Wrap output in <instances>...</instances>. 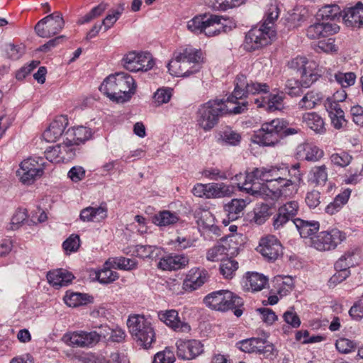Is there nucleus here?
Here are the masks:
<instances>
[{
  "label": "nucleus",
  "mask_w": 363,
  "mask_h": 363,
  "mask_svg": "<svg viewBox=\"0 0 363 363\" xmlns=\"http://www.w3.org/2000/svg\"><path fill=\"white\" fill-rule=\"evenodd\" d=\"M179 220L177 213L169 211H163L155 215L152 218V222L160 226H167L173 225Z\"/></svg>",
  "instance_id": "a19ab883"
},
{
  "label": "nucleus",
  "mask_w": 363,
  "mask_h": 363,
  "mask_svg": "<svg viewBox=\"0 0 363 363\" xmlns=\"http://www.w3.org/2000/svg\"><path fill=\"white\" fill-rule=\"evenodd\" d=\"M127 325L133 339L143 348H150L155 341V330L150 322L143 315L130 316L127 321Z\"/></svg>",
  "instance_id": "39448f33"
},
{
  "label": "nucleus",
  "mask_w": 363,
  "mask_h": 363,
  "mask_svg": "<svg viewBox=\"0 0 363 363\" xmlns=\"http://www.w3.org/2000/svg\"><path fill=\"white\" fill-rule=\"evenodd\" d=\"M343 20L347 27L359 28L363 26V4L359 2L354 7L345 11Z\"/></svg>",
  "instance_id": "5701e85b"
},
{
  "label": "nucleus",
  "mask_w": 363,
  "mask_h": 363,
  "mask_svg": "<svg viewBox=\"0 0 363 363\" xmlns=\"http://www.w3.org/2000/svg\"><path fill=\"white\" fill-rule=\"evenodd\" d=\"M272 208L267 204H262L255 210L252 220L257 225L263 224L272 215Z\"/></svg>",
  "instance_id": "5fc2aeb1"
},
{
  "label": "nucleus",
  "mask_w": 363,
  "mask_h": 363,
  "mask_svg": "<svg viewBox=\"0 0 363 363\" xmlns=\"http://www.w3.org/2000/svg\"><path fill=\"white\" fill-rule=\"evenodd\" d=\"M104 333H96L95 331H75L64 335V341L69 345L77 347H90L101 340Z\"/></svg>",
  "instance_id": "ddd939ff"
},
{
  "label": "nucleus",
  "mask_w": 363,
  "mask_h": 363,
  "mask_svg": "<svg viewBox=\"0 0 363 363\" xmlns=\"http://www.w3.org/2000/svg\"><path fill=\"white\" fill-rule=\"evenodd\" d=\"M284 127L285 121L279 118L265 122L255 133L254 141L264 146L274 145L281 138Z\"/></svg>",
  "instance_id": "423d86ee"
},
{
  "label": "nucleus",
  "mask_w": 363,
  "mask_h": 363,
  "mask_svg": "<svg viewBox=\"0 0 363 363\" xmlns=\"http://www.w3.org/2000/svg\"><path fill=\"white\" fill-rule=\"evenodd\" d=\"M64 26L62 14L57 11L39 21L35 26V31L39 37L49 38L59 33Z\"/></svg>",
  "instance_id": "1a4fd4ad"
},
{
  "label": "nucleus",
  "mask_w": 363,
  "mask_h": 363,
  "mask_svg": "<svg viewBox=\"0 0 363 363\" xmlns=\"http://www.w3.org/2000/svg\"><path fill=\"white\" fill-rule=\"evenodd\" d=\"M228 20L220 16L206 14L204 34L206 36H215L231 30L228 26Z\"/></svg>",
  "instance_id": "6ab92c4d"
},
{
  "label": "nucleus",
  "mask_w": 363,
  "mask_h": 363,
  "mask_svg": "<svg viewBox=\"0 0 363 363\" xmlns=\"http://www.w3.org/2000/svg\"><path fill=\"white\" fill-rule=\"evenodd\" d=\"M336 82L341 85L342 88L349 87L355 82L356 75L354 72H337L335 74Z\"/></svg>",
  "instance_id": "4d7b16f0"
},
{
  "label": "nucleus",
  "mask_w": 363,
  "mask_h": 363,
  "mask_svg": "<svg viewBox=\"0 0 363 363\" xmlns=\"http://www.w3.org/2000/svg\"><path fill=\"white\" fill-rule=\"evenodd\" d=\"M359 257V251L357 249L347 251L335 262V269L349 270L350 267L357 264Z\"/></svg>",
  "instance_id": "c85d7f7f"
},
{
  "label": "nucleus",
  "mask_w": 363,
  "mask_h": 363,
  "mask_svg": "<svg viewBox=\"0 0 363 363\" xmlns=\"http://www.w3.org/2000/svg\"><path fill=\"white\" fill-rule=\"evenodd\" d=\"M48 282L56 288L67 286L72 279L74 276L72 273L67 272L62 269H58L52 272H49L47 274Z\"/></svg>",
  "instance_id": "a878e982"
},
{
  "label": "nucleus",
  "mask_w": 363,
  "mask_h": 363,
  "mask_svg": "<svg viewBox=\"0 0 363 363\" xmlns=\"http://www.w3.org/2000/svg\"><path fill=\"white\" fill-rule=\"evenodd\" d=\"M323 95L320 92L311 91L307 92L298 102V107L301 109L308 110L315 108L321 101Z\"/></svg>",
  "instance_id": "4c0bfd02"
},
{
  "label": "nucleus",
  "mask_w": 363,
  "mask_h": 363,
  "mask_svg": "<svg viewBox=\"0 0 363 363\" xmlns=\"http://www.w3.org/2000/svg\"><path fill=\"white\" fill-rule=\"evenodd\" d=\"M298 149L300 152L303 151L305 160L309 162H317L324 155L323 150L310 143L302 144Z\"/></svg>",
  "instance_id": "f704fd0d"
},
{
  "label": "nucleus",
  "mask_w": 363,
  "mask_h": 363,
  "mask_svg": "<svg viewBox=\"0 0 363 363\" xmlns=\"http://www.w3.org/2000/svg\"><path fill=\"white\" fill-rule=\"evenodd\" d=\"M335 347L340 352L347 354L354 350L356 344L347 338H340L337 340Z\"/></svg>",
  "instance_id": "e2e57ef3"
},
{
  "label": "nucleus",
  "mask_w": 363,
  "mask_h": 363,
  "mask_svg": "<svg viewBox=\"0 0 363 363\" xmlns=\"http://www.w3.org/2000/svg\"><path fill=\"white\" fill-rule=\"evenodd\" d=\"M288 65L299 72L302 79L301 84L304 87H309L319 77L315 69V62H308L305 57L298 56L289 61Z\"/></svg>",
  "instance_id": "f8f14e48"
},
{
  "label": "nucleus",
  "mask_w": 363,
  "mask_h": 363,
  "mask_svg": "<svg viewBox=\"0 0 363 363\" xmlns=\"http://www.w3.org/2000/svg\"><path fill=\"white\" fill-rule=\"evenodd\" d=\"M80 246V239L79 235H71L62 244V247L66 252H76Z\"/></svg>",
  "instance_id": "69168bd1"
},
{
  "label": "nucleus",
  "mask_w": 363,
  "mask_h": 363,
  "mask_svg": "<svg viewBox=\"0 0 363 363\" xmlns=\"http://www.w3.org/2000/svg\"><path fill=\"white\" fill-rule=\"evenodd\" d=\"M111 266L104 264V268L97 272L96 277L101 284H110L118 279V274L111 270Z\"/></svg>",
  "instance_id": "09e8293b"
},
{
  "label": "nucleus",
  "mask_w": 363,
  "mask_h": 363,
  "mask_svg": "<svg viewBox=\"0 0 363 363\" xmlns=\"http://www.w3.org/2000/svg\"><path fill=\"white\" fill-rule=\"evenodd\" d=\"M279 9L277 5H270L265 15V19L262 26L273 28L274 21L278 18Z\"/></svg>",
  "instance_id": "052dcab7"
},
{
  "label": "nucleus",
  "mask_w": 363,
  "mask_h": 363,
  "mask_svg": "<svg viewBox=\"0 0 363 363\" xmlns=\"http://www.w3.org/2000/svg\"><path fill=\"white\" fill-rule=\"evenodd\" d=\"M209 279L208 272L204 269H191L183 282V288L186 291H192L201 286Z\"/></svg>",
  "instance_id": "412c9836"
},
{
  "label": "nucleus",
  "mask_w": 363,
  "mask_h": 363,
  "mask_svg": "<svg viewBox=\"0 0 363 363\" xmlns=\"http://www.w3.org/2000/svg\"><path fill=\"white\" fill-rule=\"evenodd\" d=\"M206 13L194 17L187 22V28L194 33H204Z\"/></svg>",
  "instance_id": "3c124183"
},
{
  "label": "nucleus",
  "mask_w": 363,
  "mask_h": 363,
  "mask_svg": "<svg viewBox=\"0 0 363 363\" xmlns=\"http://www.w3.org/2000/svg\"><path fill=\"white\" fill-rule=\"evenodd\" d=\"M262 343V338L252 337L240 341L237 343V345L242 352L252 353L257 352V350L261 347Z\"/></svg>",
  "instance_id": "c03bdc74"
},
{
  "label": "nucleus",
  "mask_w": 363,
  "mask_h": 363,
  "mask_svg": "<svg viewBox=\"0 0 363 363\" xmlns=\"http://www.w3.org/2000/svg\"><path fill=\"white\" fill-rule=\"evenodd\" d=\"M221 138L226 144L237 145L240 141L241 136L239 133L229 129L223 132Z\"/></svg>",
  "instance_id": "338daca9"
},
{
  "label": "nucleus",
  "mask_w": 363,
  "mask_h": 363,
  "mask_svg": "<svg viewBox=\"0 0 363 363\" xmlns=\"http://www.w3.org/2000/svg\"><path fill=\"white\" fill-rule=\"evenodd\" d=\"M91 130L84 126L74 127L65 133L66 138L72 139V143L76 146L84 143L91 138Z\"/></svg>",
  "instance_id": "bb28decb"
},
{
  "label": "nucleus",
  "mask_w": 363,
  "mask_h": 363,
  "mask_svg": "<svg viewBox=\"0 0 363 363\" xmlns=\"http://www.w3.org/2000/svg\"><path fill=\"white\" fill-rule=\"evenodd\" d=\"M64 130L63 121L56 120L52 122L48 128L44 131L43 137L48 143H54L62 135Z\"/></svg>",
  "instance_id": "473e14b6"
},
{
  "label": "nucleus",
  "mask_w": 363,
  "mask_h": 363,
  "mask_svg": "<svg viewBox=\"0 0 363 363\" xmlns=\"http://www.w3.org/2000/svg\"><path fill=\"white\" fill-rule=\"evenodd\" d=\"M318 16L323 20H335L340 16V9L336 4L325 5L319 9Z\"/></svg>",
  "instance_id": "37998d69"
},
{
  "label": "nucleus",
  "mask_w": 363,
  "mask_h": 363,
  "mask_svg": "<svg viewBox=\"0 0 363 363\" xmlns=\"http://www.w3.org/2000/svg\"><path fill=\"white\" fill-rule=\"evenodd\" d=\"M351 191L345 189L342 193L336 196L334 201L329 203L325 208V211L330 215H333L339 211L340 208L345 205L350 196Z\"/></svg>",
  "instance_id": "e433bc0d"
},
{
  "label": "nucleus",
  "mask_w": 363,
  "mask_h": 363,
  "mask_svg": "<svg viewBox=\"0 0 363 363\" xmlns=\"http://www.w3.org/2000/svg\"><path fill=\"white\" fill-rule=\"evenodd\" d=\"M177 355L183 360H192L203 352V345L196 339H179L176 342Z\"/></svg>",
  "instance_id": "2eb2a0df"
},
{
  "label": "nucleus",
  "mask_w": 363,
  "mask_h": 363,
  "mask_svg": "<svg viewBox=\"0 0 363 363\" xmlns=\"http://www.w3.org/2000/svg\"><path fill=\"white\" fill-rule=\"evenodd\" d=\"M346 236L344 233L337 228L320 232L312 237L311 246L318 251L324 252L334 250L340 244Z\"/></svg>",
  "instance_id": "9d476101"
},
{
  "label": "nucleus",
  "mask_w": 363,
  "mask_h": 363,
  "mask_svg": "<svg viewBox=\"0 0 363 363\" xmlns=\"http://www.w3.org/2000/svg\"><path fill=\"white\" fill-rule=\"evenodd\" d=\"M80 219L84 222H101L108 216V208L106 203L99 206H89L81 211Z\"/></svg>",
  "instance_id": "b1692460"
},
{
  "label": "nucleus",
  "mask_w": 363,
  "mask_h": 363,
  "mask_svg": "<svg viewBox=\"0 0 363 363\" xmlns=\"http://www.w3.org/2000/svg\"><path fill=\"white\" fill-rule=\"evenodd\" d=\"M328 168L325 164L314 166L308 173V182L318 185H325L328 180Z\"/></svg>",
  "instance_id": "2f4dec72"
},
{
  "label": "nucleus",
  "mask_w": 363,
  "mask_h": 363,
  "mask_svg": "<svg viewBox=\"0 0 363 363\" xmlns=\"http://www.w3.org/2000/svg\"><path fill=\"white\" fill-rule=\"evenodd\" d=\"M266 198L277 200L282 197L286 198L296 191V184L291 179L284 178L279 182H274L265 187Z\"/></svg>",
  "instance_id": "dca6fc26"
},
{
  "label": "nucleus",
  "mask_w": 363,
  "mask_h": 363,
  "mask_svg": "<svg viewBox=\"0 0 363 363\" xmlns=\"http://www.w3.org/2000/svg\"><path fill=\"white\" fill-rule=\"evenodd\" d=\"M175 360L174 352L167 347L155 355L152 363H174Z\"/></svg>",
  "instance_id": "bf43d9fd"
},
{
  "label": "nucleus",
  "mask_w": 363,
  "mask_h": 363,
  "mask_svg": "<svg viewBox=\"0 0 363 363\" xmlns=\"http://www.w3.org/2000/svg\"><path fill=\"white\" fill-rule=\"evenodd\" d=\"M238 269V262L231 259H224L220 265V272L225 279H232Z\"/></svg>",
  "instance_id": "8fccbe9b"
},
{
  "label": "nucleus",
  "mask_w": 363,
  "mask_h": 363,
  "mask_svg": "<svg viewBox=\"0 0 363 363\" xmlns=\"http://www.w3.org/2000/svg\"><path fill=\"white\" fill-rule=\"evenodd\" d=\"M200 59V51L186 48L174 52V57L168 63L167 68L172 75L189 77L199 70L198 62Z\"/></svg>",
  "instance_id": "7ed1b4c3"
},
{
  "label": "nucleus",
  "mask_w": 363,
  "mask_h": 363,
  "mask_svg": "<svg viewBox=\"0 0 363 363\" xmlns=\"http://www.w3.org/2000/svg\"><path fill=\"white\" fill-rule=\"evenodd\" d=\"M137 85L132 76L125 72H118L107 77L99 90L111 101L124 103L129 101L136 91Z\"/></svg>",
  "instance_id": "f03ea898"
},
{
  "label": "nucleus",
  "mask_w": 363,
  "mask_h": 363,
  "mask_svg": "<svg viewBox=\"0 0 363 363\" xmlns=\"http://www.w3.org/2000/svg\"><path fill=\"white\" fill-rule=\"evenodd\" d=\"M261 25L250 30L245 35V48L249 51L260 49L271 44L275 38V30L269 27Z\"/></svg>",
  "instance_id": "0eeeda50"
},
{
  "label": "nucleus",
  "mask_w": 363,
  "mask_h": 363,
  "mask_svg": "<svg viewBox=\"0 0 363 363\" xmlns=\"http://www.w3.org/2000/svg\"><path fill=\"white\" fill-rule=\"evenodd\" d=\"M333 164L340 167H345L350 164L352 157L348 152L341 151L338 153H333L330 157Z\"/></svg>",
  "instance_id": "864d4df0"
},
{
  "label": "nucleus",
  "mask_w": 363,
  "mask_h": 363,
  "mask_svg": "<svg viewBox=\"0 0 363 363\" xmlns=\"http://www.w3.org/2000/svg\"><path fill=\"white\" fill-rule=\"evenodd\" d=\"M139 53L130 52L123 58L124 67L130 72H139L142 67L139 62Z\"/></svg>",
  "instance_id": "de8ad7c7"
},
{
  "label": "nucleus",
  "mask_w": 363,
  "mask_h": 363,
  "mask_svg": "<svg viewBox=\"0 0 363 363\" xmlns=\"http://www.w3.org/2000/svg\"><path fill=\"white\" fill-rule=\"evenodd\" d=\"M124 10L125 4L121 3L116 9L109 11L106 18L101 22V24L104 26L105 30H108L114 25Z\"/></svg>",
  "instance_id": "79ce46f5"
},
{
  "label": "nucleus",
  "mask_w": 363,
  "mask_h": 363,
  "mask_svg": "<svg viewBox=\"0 0 363 363\" xmlns=\"http://www.w3.org/2000/svg\"><path fill=\"white\" fill-rule=\"evenodd\" d=\"M269 87L266 83H257L247 80L245 75L240 74L235 79V89L232 94L225 100H210L202 104L197 111L198 125L205 131L211 130L218 123L223 116L240 114L247 110V101L239 102V99L246 98L248 94L267 93Z\"/></svg>",
  "instance_id": "f257e3e1"
},
{
  "label": "nucleus",
  "mask_w": 363,
  "mask_h": 363,
  "mask_svg": "<svg viewBox=\"0 0 363 363\" xmlns=\"http://www.w3.org/2000/svg\"><path fill=\"white\" fill-rule=\"evenodd\" d=\"M203 301L206 306L213 310L227 311L235 309L234 314L237 317L242 314V310L240 308L243 305L242 298L228 290L212 292L205 296Z\"/></svg>",
  "instance_id": "20e7f679"
},
{
  "label": "nucleus",
  "mask_w": 363,
  "mask_h": 363,
  "mask_svg": "<svg viewBox=\"0 0 363 363\" xmlns=\"http://www.w3.org/2000/svg\"><path fill=\"white\" fill-rule=\"evenodd\" d=\"M188 263L189 259L185 255H167L160 259L157 267L162 270H177L185 267Z\"/></svg>",
  "instance_id": "393cba45"
},
{
  "label": "nucleus",
  "mask_w": 363,
  "mask_h": 363,
  "mask_svg": "<svg viewBox=\"0 0 363 363\" xmlns=\"http://www.w3.org/2000/svg\"><path fill=\"white\" fill-rule=\"evenodd\" d=\"M245 0H206L208 7L216 11H226L236 6H239Z\"/></svg>",
  "instance_id": "58836bf2"
},
{
  "label": "nucleus",
  "mask_w": 363,
  "mask_h": 363,
  "mask_svg": "<svg viewBox=\"0 0 363 363\" xmlns=\"http://www.w3.org/2000/svg\"><path fill=\"white\" fill-rule=\"evenodd\" d=\"M228 255V249L223 245H217L210 248L206 253V259L211 262H221L224 257Z\"/></svg>",
  "instance_id": "49530a36"
},
{
  "label": "nucleus",
  "mask_w": 363,
  "mask_h": 363,
  "mask_svg": "<svg viewBox=\"0 0 363 363\" xmlns=\"http://www.w3.org/2000/svg\"><path fill=\"white\" fill-rule=\"evenodd\" d=\"M89 296L84 294L72 293L65 296V301L70 307H77L86 304L89 301Z\"/></svg>",
  "instance_id": "603ef678"
},
{
  "label": "nucleus",
  "mask_w": 363,
  "mask_h": 363,
  "mask_svg": "<svg viewBox=\"0 0 363 363\" xmlns=\"http://www.w3.org/2000/svg\"><path fill=\"white\" fill-rule=\"evenodd\" d=\"M106 264L112 267L114 269L122 270H132L135 269L138 262L134 259L126 258L124 257H111L106 262Z\"/></svg>",
  "instance_id": "c9c22d12"
},
{
  "label": "nucleus",
  "mask_w": 363,
  "mask_h": 363,
  "mask_svg": "<svg viewBox=\"0 0 363 363\" xmlns=\"http://www.w3.org/2000/svg\"><path fill=\"white\" fill-rule=\"evenodd\" d=\"M28 217L27 211L26 208H18L14 215L12 216L10 223V229L12 230H17L21 224L26 220Z\"/></svg>",
  "instance_id": "680f3d73"
},
{
  "label": "nucleus",
  "mask_w": 363,
  "mask_h": 363,
  "mask_svg": "<svg viewBox=\"0 0 363 363\" xmlns=\"http://www.w3.org/2000/svg\"><path fill=\"white\" fill-rule=\"evenodd\" d=\"M157 250V247L155 245H138L134 247L133 253L141 258H152L155 257V252Z\"/></svg>",
  "instance_id": "6e6d98bb"
},
{
  "label": "nucleus",
  "mask_w": 363,
  "mask_h": 363,
  "mask_svg": "<svg viewBox=\"0 0 363 363\" xmlns=\"http://www.w3.org/2000/svg\"><path fill=\"white\" fill-rule=\"evenodd\" d=\"M325 107L330 118L331 123L335 129H341L347 125L345 113L339 104L331 101H325Z\"/></svg>",
  "instance_id": "4be33fe9"
},
{
  "label": "nucleus",
  "mask_w": 363,
  "mask_h": 363,
  "mask_svg": "<svg viewBox=\"0 0 363 363\" xmlns=\"http://www.w3.org/2000/svg\"><path fill=\"white\" fill-rule=\"evenodd\" d=\"M261 316V319L267 325H272L277 320L275 313L268 308H259L257 310Z\"/></svg>",
  "instance_id": "774afa93"
},
{
  "label": "nucleus",
  "mask_w": 363,
  "mask_h": 363,
  "mask_svg": "<svg viewBox=\"0 0 363 363\" xmlns=\"http://www.w3.org/2000/svg\"><path fill=\"white\" fill-rule=\"evenodd\" d=\"M45 167L43 157H29L21 162L16 173L23 184H30L43 174Z\"/></svg>",
  "instance_id": "6e6552de"
},
{
  "label": "nucleus",
  "mask_w": 363,
  "mask_h": 363,
  "mask_svg": "<svg viewBox=\"0 0 363 363\" xmlns=\"http://www.w3.org/2000/svg\"><path fill=\"white\" fill-rule=\"evenodd\" d=\"M299 211V204L296 201H289L279 206L273 217V228L278 230L282 229L290 220L294 222Z\"/></svg>",
  "instance_id": "4468645a"
},
{
  "label": "nucleus",
  "mask_w": 363,
  "mask_h": 363,
  "mask_svg": "<svg viewBox=\"0 0 363 363\" xmlns=\"http://www.w3.org/2000/svg\"><path fill=\"white\" fill-rule=\"evenodd\" d=\"M340 26L336 23H315L308 27L306 35L310 39H318L326 38L329 35L338 33Z\"/></svg>",
  "instance_id": "aec40b11"
},
{
  "label": "nucleus",
  "mask_w": 363,
  "mask_h": 363,
  "mask_svg": "<svg viewBox=\"0 0 363 363\" xmlns=\"http://www.w3.org/2000/svg\"><path fill=\"white\" fill-rule=\"evenodd\" d=\"M245 207V202L243 199H233L230 202L224 206V212L226 216L231 221L238 219Z\"/></svg>",
  "instance_id": "7c9ffc66"
},
{
  "label": "nucleus",
  "mask_w": 363,
  "mask_h": 363,
  "mask_svg": "<svg viewBox=\"0 0 363 363\" xmlns=\"http://www.w3.org/2000/svg\"><path fill=\"white\" fill-rule=\"evenodd\" d=\"M301 83V78L300 81L293 78L288 79L286 83V92L291 96H299L302 92V89L305 88Z\"/></svg>",
  "instance_id": "13d9d810"
},
{
  "label": "nucleus",
  "mask_w": 363,
  "mask_h": 363,
  "mask_svg": "<svg viewBox=\"0 0 363 363\" xmlns=\"http://www.w3.org/2000/svg\"><path fill=\"white\" fill-rule=\"evenodd\" d=\"M267 281L268 279L265 276L257 272H249L247 273L245 286L252 291H258L265 287Z\"/></svg>",
  "instance_id": "72a5a7b5"
},
{
  "label": "nucleus",
  "mask_w": 363,
  "mask_h": 363,
  "mask_svg": "<svg viewBox=\"0 0 363 363\" xmlns=\"http://www.w3.org/2000/svg\"><path fill=\"white\" fill-rule=\"evenodd\" d=\"M172 96L170 89H159L155 93L153 99L157 106L169 102Z\"/></svg>",
  "instance_id": "0e129e2a"
},
{
  "label": "nucleus",
  "mask_w": 363,
  "mask_h": 363,
  "mask_svg": "<svg viewBox=\"0 0 363 363\" xmlns=\"http://www.w3.org/2000/svg\"><path fill=\"white\" fill-rule=\"evenodd\" d=\"M108 4L106 3H101L96 6L94 7L88 13L81 17L77 23L79 24L87 23L92 20L101 16L104 12L107 9Z\"/></svg>",
  "instance_id": "a18cd8bd"
},
{
  "label": "nucleus",
  "mask_w": 363,
  "mask_h": 363,
  "mask_svg": "<svg viewBox=\"0 0 363 363\" xmlns=\"http://www.w3.org/2000/svg\"><path fill=\"white\" fill-rule=\"evenodd\" d=\"M58 146L60 149L62 162H67L74 158L77 146L72 143V139L66 138L62 143L58 144Z\"/></svg>",
  "instance_id": "ea45409f"
},
{
  "label": "nucleus",
  "mask_w": 363,
  "mask_h": 363,
  "mask_svg": "<svg viewBox=\"0 0 363 363\" xmlns=\"http://www.w3.org/2000/svg\"><path fill=\"white\" fill-rule=\"evenodd\" d=\"M158 317L161 321L174 332L189 333L191 329L188 323L180 319L178 311L174 309L160 311Z\"/></svg>",
  "instance_id": "a211bd4d"
},
{
  "label": "nucleus",
  "mask_w": 363,
  "mask_h": 363,
  "mask_svg": "<svg viewBox=\"0 0 363 363\" xmlns=\"http://www.w3.org/2000/svg\"><path fill=\"white\" fill-rule=\"evenodd\" d=\"M294 223L298 229L301 238H307L319 230V223L318 221H308L300 218L294 220Z\"/></svg>",
  "instance_id": "c756f323"
},
{
  "label": "nucleus",
  "mask_w": 363,
  "mask_h": 363,
  "mask_svg": "<svg viewBox=\"0 0 363 363\" xmlns=\"http://www.w3.org/2000/svg\"><path fill=\"white\" fill-rule=\"evenodd\" d=\"M257 250L269 261H275L283 254L282 245L274 235H267L262 238Z\"/></svg>",
  "instance_id": "f3484780"
},
{
  "label": "nucleus",
  "mask_w": 363,
  "mask_h": 363,
  "mask_svg": "<svg viewBox=\"0 0 363 363\" xmlns=\"http://www.w3.org/2000/svg\"><path fill=\"white\" fill-rule=\"evenodd\" d=\"M233 183L238 186L241 191L253 196H260L265 197L267 185H264L260 182L255 169L252 172L247 173L245 175L242 174H236L232 178Z\"/></svg>",
  "instance_id": "9b49d317"
},
{
  "label": "nucleus",
  "mask_w": 363,
  "mask_h": 363,
  "mask_svg": "<svg viewBox=\"0 0 363 363\" xmlns=\"http://www.w3.org/2000/svg\"><path fill=\"white\" fill-rule=\"evenodd\" d=\"M303 122L307 127L316 133L323 134L325 132V123L323 119L315 112L306 113L302 117Z\"/></svg>",
  "instance_id": "cd10ccee"
}]
</instances>
